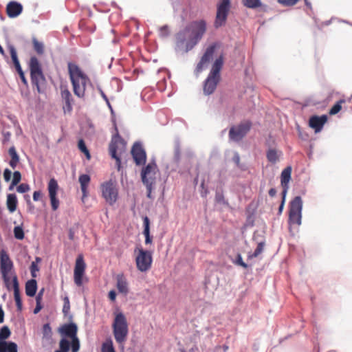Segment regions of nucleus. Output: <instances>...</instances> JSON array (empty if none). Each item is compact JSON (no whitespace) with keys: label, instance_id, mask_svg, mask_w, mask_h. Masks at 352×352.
<instances>
[{"label":"nucleus","instance_id":"38","mask_svg":"<svg viewBox=\"0 0 352 352\" xmlns=\"http://www.w3.org/2000/svg\"><path fill=\"white\" fill-rule=\"evenodd\" d=\"M267 158L269 162H270L272 163H276L278 160V157L276 150L270 149L267 152Z\"/></svg>","mask_w":352,"mask_h":352},{"label":"nucleus","instance_id":"20","mask_svg":"<svg viewBox=\"0 0 352 352\" xmlns=\"http://www.w3.org/2000/svg\"><path fill=\"white\" fill-rule=\"evenodd\" d=\"M327 122V116L326 115L321 116H313L309 118V125L311 128L314 129L315 133H319Z\"/></svg>","mask_w":352,"mask_h":352},{"label":"nucleus","instance_id":"29","mask_svg":"<svg viewBox=\"0 0 352 352\" xmlns=\"http://www.w3.org/2000/svg\"><path fill=\"white\" fill-rule=\"evenodd\" d=\"M144 231L143 234L145 236V243L150 244L152 243V237L150 235V221L148 217L143 218Z\"/></svg>","mask_w":352,"mask_h":352},{"label":"nucleus","instance_id":"13","mask_svg":"<svg viewBox=\"0 0 352 352\" xmlns=\"http://www.w3.org/2000/svg\"><path fill=\"white\" fill-rule=\"evenodd\" d=\"M251 123L246 122L236 126H232L229 131V138L234 142L240 141L250 131Z\"/></svg>","mask_w":352,"mask_h":352},{"label":"nucleus","instance_id":"25","mask_svg":"<svg viewBox=\"0 0 352 352\" xmlns=\"http://www.w3.org/2000/svg\"><path fill=\"white\" fill-rule=\"evenodd\" d=\"M116 287L118 292L124 295L129 293L128 282L123 274H119L116 276Z\"/></svg>","mask_w":352,"mask_h":352},{"label":"nucleus","instance_id":"52","mask_svg":"<svg viewBox=\"0 0 352 352\" xmlns=\"http://www.w3.org/2000/svg\"><path fill=\"white\" fill-rule=\"evenodd\" d=\"M42 197V192L41 191H34L33 193V199L35 201L40 200Z\"/></svg>","mask_w":352,"mask_h":352},{"label":"nucleus","instance_id":"37","mask_svg":"<svg viewBox=\"0 0 352 352\" xmlns=\"http://www.w3.org/2000/svg\"><path fill=\"white\" fill-rule=\"evenodd\" d=\"M78 147L79 150L86 155V157L88 160H89L91 158V155H90L89 151L87 149V146L85 145V142H84V140L82 139H80L78 141Z\"/></svg>","mask_w":352,"mask_h":352},{"label":"nucleus","instance_id":"50","mask_svg":"<svg viewBox=\"0 0 352 352\" xmlns=\"http://www.w3.org/2000/svg\"><path fill=\"white\" fill-rule=\"evenodd\" d=\"M43 334L45 336L50 335L52 333L51 327L49 324H45L43 327Z\"/></svg>","mask_w":352,"mask_h":352},{"label":"nucleus","instance_id":"2","mask_svg":"<svg viewBox=\"0 0 352 352\" xmlns=\"http://www.w3.org/2000/svg\"><path fill=\"white\" fill-rule=\"evenodd\" d=\"M113 334L121 349H124V343L129 334V327L125 316L120 312L116 314L112 324Z\"/></svg>","mask_w":352,"mask_h":352},{"label":"nucleus","instance_id":"10","mask_svg":"<svg viewBox=\"0 0 352 352\" xmlns=\"http://www.w3.org/2000/svg\"><path fill=\"white\" fill-rule=\"evenodd\" d=\"M136 251L138 252L135 258V263L138 270L142 272L148 271L153 263L152 253L142 248H138L135 250V252Z\"/></svg>","mask_w":352,"mask_h":352},{"label":"nucleus","instance_id":"30","mask_svg":"<svg viewBox=\"0 0 352 352\" xmlns=\"http://www.w3.org/2000/svg\"><path fill=\"white\" fill-rule=\"evenodd\" d=\"M17 199L15 194H8L7 195L6 205L10 212L12 213L16 210Z\"/></svg>","mask_w":352,"mask_h":352},{"label":"nucleus","instance_id":"24","mask_svg":"<svg viewBox=\"0 0 352 352\" xmlns=\"http://www.w3.org/2000/svg\"><path fill=\"white\" fill-rule=\"evenodd\" d=\"M291 174H292V168L290 166H287L285 168L281 173L280 176V182L281 186L283 188L282 192V195L286 197V194L288 190V184L291 179Z\"/></svg>","mask_w":352,"mask_h":352},{"label":"nucleus","instance_id":"53","mask_svg":"<svg viewBox=\"0 0 352 352\" xmlns=\"http://www.w3.org/2000/svg\"><path fill=\"white\" fill-rule=\"evenodd\" d=\"M8 343L6 342H0V352H7Z\"/></svg>","mask_w":352,"mask_h":352},{"label":"nucleus","instance_id":"35","mask_svg":"<svg viewBox=\"0 0 352 352\" xmlns=\"http://www.w3.org/2000/svg\"><path fill=\"white\" fill-rule=\"evenodd\" d=\"M345 103V100L343 99L338 101L330 109L329 111V114L330 116H333L337 114L342 109V104Z\"/></svg>","mask_w":352,"mask_h":352},{"label":"nucleus","instance_id":"3","mask_svg":"<svg viewBox=\"0 0 352 352\" xmlns=\"http://www.w3.org/2000/svg\"><path fill=\"white\" fill-rule=\"evenodd\" d=\"M223 65V57L221 55L214 62L210 72L204 85V92L206 95L212 94L220 80V71Z\"/></svg>","mask_w":352,"mask_h":352},{"label":"nucleus","instance_id":"34","mask_svg":"<svg viewBox=\"0 0 352 352\" xmlns=\"http://www.w3.org/2000/svg\"><path fill=\"white\" fill-rule=\"evenodd\" d=\"M33 47L35 52L41 55L44 53V45L42 42L38 41L36 38H32Z\"/></svg>","mask_w":352,"mask_h":352},{"label":"nucleus","instance_id":"19","mask_svg":"<svg viewBox=\"0 0 352 352\" xmlns=\"http://www.w3.org/2000/svg\"><path fill=\"white\" fill-rule=\"evenodd\" d=\"M60 96L65 102L63 106L64 113H70L73 109L74 99L67 86H60Z\"/></svg>","mask_w":352,"mask_h":352},{"label":"nucleus","instance_id":"61","mask_svg":"<svg viewBox=\"0 0 352 352\" xmlns=\"http://www.w3.org/2000/svg\"><path fill=\"white\" fill-rule=\"evenodd\" d=\"M4 320V311L3 309L0 307V323L3 322Z\"/></svg>","mask_w":352,"mask_h":352},{"label":"nucleus","instance_id":"42","mask_svg":"<svg viewBox=\"0 0 352 352\" xmlns=\"http://www.w3.org/2000/svg\"><path fill=\"white\" fill-rule=\"evenodd\" d=\"M72 340V342L70 343V346L72 348V352H78L80 349V341L78 337L74 338Z\"/></svg>","mask_w":352,"mask_h":352},{"label":"nucleus","instance_id":"54","mask_svg":"<svg viewBox=\"0 0 352 352\" xmlns=\"http://www.w3.org/2000/svg\"><path fill=\"white\" fill-rule=\"evenodd\" d=\"M44 288H42L38 294H37L36 297V302H41L42 301V297H43V292H44Z\"/></svg>","mask_w":352,"mask_h":352},{"label":"nucleus","instance_id":"62","mask_svg":"<svg viewBox=\"0 0 352 352\" xmlns=\"http://www.w3.org/2000/svg\"><path fill=\"white\" fill-rule=\"evenodd\" d=\"M282 196H283L282 202H281V204H280V205L279 206V208H278L280 212H281L283 209L284 204H285V197H284L283 195H282Z\"/></svg>","mask_w":352,"mask_h":352},{"label":"nucleus","instance_id":"36","mask_svg":"<svg viewBox=\"0 0 352 352\" xmlns=\"http://www.w3.org/2000/svg\"><path fill=\"white\" fill-rule=\"evenodd\" d=\"M243 3L249 8H256L261 5L260 0H243Z\"/></svg>","mask_w":352,"mask_h":352},{"label":"nucleus","instance_id":"28","mask_svg":"<svg viewBox=\"0 0 352 352\" xmlns=\"http://www.w3.org/2000/svg\"><path fill=\"white\" fill-rule=\"evenodd\" d=\"M37 283L35 279H31L25 283V294L28 296L32 297L36 294Z\"/></svg>","mask_w":352,"mask_h":352},{"label":"nucleus","instance_id":"4","mask_svg":"<svg viewBox=\"0 0 352 352\" xmlns=\"http://www.w3.org/2000/svg\"><path fill=\"white\" fill-rule=\"evenodd\" d=\"M29 67L32 85L36 87L38 93H43L46 87V79L43 73L41 65L36 57H31Z\"/></svg>","mask_w":352,"mask_h":352},{"label":"nucleus","instance_id":"48","mask_svg":"<svg viewBox=\"0 0 352 352\" xmlns=\"http://www.w3.org/2000/svg\"><path fill=\"white\" fill-rule=\"evenodd\" d=\"M236 263L237 265L243 267V268H247L248 267V265L243 261L242 257H241V254H239L236 256Z\"/></svg>","mask_w":352,"mask_h":352},{"label":"nucleus","instance_id":"39","mask_svg":"<svg viewBox=\"0 0 352 352\" xmlns=\"http://www.w3.org/2000/svg\"><path fill=\"white\" fill-rule=\"evenodd\" d=\"M21 179V175L19 171H14L13 173V178L11 183L10 189L11 190L14 186H16Z\"/></svg>","mask_w":352,"mask_h":352},{"label":"nucleus","instance_id":"63","mask_svg":"<svg viewBox=\"0 0 352 352\" xmlns=\"http://www.w3.org/2000/svg\"><path fill=\"white\" fill-rule=\"evenodd\" d=\"M276 194V190L275 188H271L269 190V195L272 197H274Z\"/></svg>","mask_w":352,"mask_h":352},{"label":"nucleus","instance_id":"64","mask_svg":"<svg viewBox=\"0 0 352 352\" xmlns=\"http://www.w3.org/2000/svg\"><path fill=\"white\" fill-rule=\"evenodd\" d=\"M204 185H205V184H204V181H203V182H201V187L202 188H204Z\"/></svg>","mask_w":352,"mask_h":352},{"label":"nucleus","instance_id":"43","mask_svg":"<svg viewBox=\"0 0 352 352\" xmlns=\"http://www.w3.org/2000/svg\"><path fill=\"white\" fill-rule=\"evenodd\" d=\"M264 248V243H259L254 251V252L249 256L250 258H252L254 257L258 256L263 250Z\"/></svg>","mask_w":352,"mask_h":352},{"label":"nucleus","instance_id":"40","mask_svg":"<svg viewBox=\"0 0 352 352\" xmlns=\"http://www.w3.org/2000/svg\"><path fill=\"white\" fill-rule=\"evenodd\" d=\"M14 235L16 239L22 240L24 239V232L21 227L16 226L14 228Z\"/></svg>","mask_w":352,"mask_h":352},{"label":"nucleus","instance_id":"23","mask_svg":"<svg viewBox=\"0 0 352 352\" xmlns=\"http://www.w3.org/2000/svg\"><path fill=\"white\" fill-rule=\"evenodd\" d=\"M23 6L16 1H10L7 4L6 13L10 18H15L21 14Z\"/></svg>","mask_w":352,"mask_h":352},{"label":"nucleus","instance_id":"45","mask_svg":"<svg viewBox=\"0 0 352 352\" xmlns=\"http://www.w3.org/2000/svg\"><path fill=\"white\" fill-rule=\"evenodd\" d=\"M39 270V268L36 262H32L30 265V272L33 278L36 277V272Z\"/></svg>","mask_w":352,"mask_h":352},{"label":"nucleus","instance_id":"5","mask_svg":"<svg viewBox=\"0 0 352 352\" xmlns=\"http://www.w3.org/2000/svg\"><path fill=\"white\" fill-rule=\"evenodd\" d=\"M115 134L113 135L109 146V154L111 157L116 160L117 168L118 170L121 168V155L124 150L125 142L124 140L119 135L118 129L116 123L113 121Z\"/></svg>","mask_w":352,"mask_h":352},{"label":"nucleus","instance_id":"22","mask_svg":"<svg viewBox=\"0 0 352 352\" xmlns=\"http://www.w3.org/2000/svg\"><path fill=\"white\" fill-rule=\"evenodd\" d=\"M58 331L61 335L67 336L71 339L77 337L78 327L75 323L65 324L59 328Z\"/></svg>","mask_w":352,"mask_h":352},{"label":"nucleus","instance_id":"59","mask_svg":"<svg viewBox=\"0 0 352 352\" xmlns=\"http://www.w3.org/2000/svg\"><path fill=\"white\" fill-rule=\"evenodd\" d=\"M146 190H147V197L148 198H151V192H152L153 186H146Z\"/></svg>","mask_w":352,"mask_h":352},{"label":"nucleus","instance_id":"6","mask_svg":"<svg viewBox=\"0 0 352 352\" xmlns=\"http://www.w3.org/2000/svg\"><path fill=\"white\" fill-rule=\"evenodd\" d=\"M102 197L110 206H113L118 199V188L115 181L110 179L100 185Z\"/></svg>","mask_w":352,"mask_h":352},{"label":"nucleus","instance_id":"56","mask_svg":"<svg viewBox=\"0 0 352 352\" xmlns=\"http://www.w3.org/2000/svg\"><path fill=\"white\" fill-rule=\"evenodd\" d=\"M109 298L111 300V301H115L116 300V293L114 290H111L109 292Z\"/></svg>","mask_w":352,"mask_h":352},{"label":"nucleus","instance_id":"1","mask_svg":"<svg viewBox=\"0 0 352 352\" xmlns=\"http://www.w3.org/2000/svg\"><path fill=\"white\" fill-rule=\"evenodd\" d=\"M68 73L74 94L79 98H85L87 85L91 83L90 79L78 65L73 63H68Z\"/></svg>","mask_w":352,"mask_h":352},{"label":"nucleus","instance_id":"49","mask_svg":"<svg viewBox=\"0 0 352 352\" xmlns=\"http://www.w3.org/2000/svg\"><path fill=\"white\" fill-rule=\"evenodd\" d=\"M12 173L8 168H6L3 172V177L6 182H9L11 178Z\"/></svg>","mask_w":352,"mask_h":352},{"label":"nucleus","instance_id":"15","mask_svg":"<svg viewBox=\"0 0 352 352\" xmlns=\"http://www.w3.org/2000/svg\"><path fill=\"white\" fill-rule=\"evenodd\" d=\"M58 185L57 181L54 178H52L47 184V190L50 199L52 208L56 211L59 207V200L56 198Z\"/></svg>","mask_w":352,"mask_h":352},{"label":"nucleus","instance_id":"26","mask_svg":"<svg viewBox=\"0 0 352 352\" xmlns=\"http://www.w3.org/2000/svg\"><path fill=\"white\" fill-rule=\"evenodd\" d=\"M91 178L89 175L87 174H82L79 176V183L80 184V188L82 193V200L88 195V186L90 183Z\"/></svg>","mask_w":352,"mask_h":352},{"label":"nucleus","instance_id":"11","mask_svg":"<svg viewBox=\"0 0 352 352\" xmlns=\"http://www.w3.org/2000/svg\"><path fill=\"white\" fill-rule=\"evenodd\" d=\"M157 173L158 169L156 164L155 162L148 164L141 172L142 183L145 186H154Z\"/></svg>","mask_w":352,"mask_h":352},{"label":"nucleus","instance_id":"55","mask_svg":"<svg viewBox=\"0 0 352 352\" xmlns=\"http://www.w3.org/2000/svg\"><path fill=\"white\" fill-rule=\"evenodd\" d=\"M100 94L101 96L102 97V98L107 102V105L111 108V104H110V102L109 101V99H108L107 96H106V94L104 93V91L102 89H100Z\"/></svg>","mask_w":352,"mask_h":352},{"label":"nucleus","instance_id":"18","mask_svg":"<svg viewBox=\"0 0 352 352\" xmlns=\"http://www.w3.org/2000/svg\"><path fill=\"white\" fill-rule=\"evenodd\" d=\"M215 49V44H212L210 45L208 47H207L200 61L197 65L196 70L197 72H201L203 69L205 67V66L210 63V61L212 60L213 57Z\"/></svg>","mask_w":352,"mask_h":352},{"label":"nucleus","instance_id":"8","mask_svg":"<svg viewBox=\"0 0 352 352\" xmlns=\"http://www.w3.org/2000/svg\"><path fill=\"white\" fill-rule=\"evenodd\" d=\"M302 201L300 197H294L289 204V223L300 226L302 219Z\"/></svg>","mask_w":352,"mask_h":352},{"label":"nucleus","instance_id":"57","mask_svg":"<svg viewBox=\"0 0 352 352\" xmlns=\"http://www.w3.org/2000/svg\"><path fill=\"white\" fill-rule=\"evenodd\" d=\"M42 309L41 302H36V307L34 309V314H38Z\"/></svg>","mask_w":352,"mask_h":352},{"label":"nucleus","instance_id":"41","mask_svg":"<svg viewBox=\"0 0 352 352\" xmlns=\"http://www.w3.org/2000/svg\"><path fill=\"white\" fill-rule=\"evenodd\" d=\"M10 331L7 326L3 327L0 330V340H4L10 336Z\"/></svg>","mask_w":352,"mask_h":352},{"label":"nucleus","instance_id":"44","mask_svg":"<svg viewBox=\"0 0 352 352\" xmlns=\"http://www.w3.org/2000/svg\"><path fill=\"white\" fill-rule=\"evenodd\" d=\"M300 0H278V2L284 6H293Z\"/></svg>","mask_w":352,"mask_h":352},{"label":"nucleus","instance_id":"17","mask_svg":"<svg viewBox=\"0 0 352 352\" xmlns=\"http://www.w3.org/2000/svg\"><path fill=\"white\" fill-rule=\"evenodd\" d=\"M12 262L6 250L0 251V271L4 277H6L12 267Z\"/></svg>","mask_w":352,"mask_h":352},{"label":"nucleus","instance_id":"27","mask_svg":"<svg viewBox=\"0 0 352 352\" xmlns=\"http://www.w3.org/2000/svg\"><path fill=\"white\" fill-rule=\"evenodd\" d=\"M14 296L18 311L22 309V300L20 296L19 286L16 276L13 278Z\"/></svg>","mask_w":352,"mask_h":352},{"label":"nucleus","instance_id":"47","mask_svg":"<svg viewBox=\"0 0 352 352\" xmlns=\"http://www.w3.org/2000/svg\"><path fill=\"white\" fill-rule=\"evenodd\" d=\"M7 352H17V345L12 342L8 343Z\"/></svg>","mask_w":352,"mask_h":352},{"label":"nucleus","instance_id":"58","mask_svg":"<svg viewBox=\"0 0 352 352\" xmlns=\"http://www.w3.org/2000/svg\"><path fill=\"white\" fill-rule=\"evenodd\" d=\"M64 300H65V304H64V307H63V311H67L66 309L67 310L69 309V298L67 297H65Z\"/></svg>","mask_w":352,"mask_h":352},{"label":"nucleus","instance_id":"14","mask_svg":"<svg viewBox=\"0 0 352 352\" xmlns=\"http://www.w3.org/2000/svg\"><path fill=\"white\" fill-rule=\"evenodd\" d=\"M85 268L86 264L84 261L83 256L80 254L76 258L74 271V283L78 287L82 285Z\"/></svg>","mask_w":352,"mask_h":352},{"label":"nucleus","instance_id":"12","mask_svg":"<svg viewBox=\"0 0 352 352\" xmlns=\"http://www.w3.org/2000/svg\"><path fill=\"white\" fill-rule=\"evenodd\" d=\"M186 28L194 38L195 42L197 44L206 32V22L203 19L193 21L186 25Z\"/></svg>","mask_w":352,"mask_h":352},{"label":"nucleus","instance_id":"31","mask_svg":"<svg viewBox=\"0 0 352 352\" xmlns=\"http://www.w3.org/2000/svg\"><path fill=\"white\" fill-rule=\"evenodd\" d=\"M8 153L11 157L9 164L13 169H14L19 162V157L15 147L11 146L8 150Z\"/></svg>","mask_w":352,"mask_h":352},{"label":"nucleus","instance_id":"7","mask_svg":"<svg viewBox=\"0 0 352 352\" xmlns=\"http://www.w3.org/2000/svg\"><path fill=\"white\" fill-rule=\"evenodd\" d=\"M197 45L190 32L185 28L176 34V47L183 52H188Z\"/></svg>","mask_w":352,"mask_h":352},{"label":"nucleus","instance_id":"32","mask_svg":"<svg viewBox=\"0 0 352 352\" xmlns=\"http://www.w3.org/2000/svg\"><path fill=\"white\" fill-rule=\"evenodd\" d=\"M101 352H116L111 338L107 339L101 346Z\"/></svg>","mask_w":352,"mask_h":352},{"label":"nucleus","instance_id":"46","mask_svg":"<svg viewBox=\"0 0 352 352\" xmlns=\"http://www.w3.org/2000/svg\"><path fill=\"white\" fill-rule=\"evenodd\" d=\"M17 191L20 193L26 192L30 190V187L28 184H21L17 186Z\"/></svg>","mask_w":352,"mask_h":352},{"label":"nucleus","instance_id":"51","mask_svg":"<svg viewBox=\"0 0 352 352\" xmlns=\"http://www.w3.org/2000/svg\"><path fill=\"white\" fill-rule=\"evenodd\" d=\"M233 162L236 164V165L239 167L240 166V156L239 153H235L232 157Z\"/></svg>","mask_w":352,"mask_h":352},{"label":"nucleus","instance_id":"21","mask_svg":"<svg viewBox=\"0 0 352 352\" xmlns=\"http://www.w3.org/2000/svg\"><path fill=\"white\" fill-rule=\"evenodd\" d=\"M10 56H11V58L12 60V62H13V63L14 65V67L16 68V70L18 72L22 82L25 85L27 86L28 85V80H27V79H26V78L25 76V74H24V72L22 70V68L21 67L20 63H19L18 57H17L16 52L15 49L13 47H10Z\"/></svg>","mask_w":352,"mask_h":352},{"label":"nucleus","instance_id":"60","mask_svg":"<svg viewBox=\"0 0 352 352\" xmlns=\"http://www.w3.org/2000/svg\"><path fill=\"white\" fill-rule=\"evenodd\" d=\"M161 34L163 36H166L168 34V27L167 26H163L160 28Z\"/></svg>","mask_w":352,"mask_h":352},{"label":"nucleus","instance_id":"16","mask_svg":"<svg viewBox=\"0 0 352 352\" xmlns=\"http://www.w3.org/2000/svg\"><path fill=\"white\" fill-rule=\"evenodd\" d=\"M131 155L137 165L145 164L146 154L141 144L136 142L133 144L131 149Z\"/></svg>","mask_w":352,"mask_h":352},{"label":"nucleus","instance_id":"33","mask_svg":"<svg viewBox=\"0 0 352 352\" xmlns=\"http://www.w3.org/2000/svg\"><path fill=\"white\" fill-rule=\"evenodd\" d=\"M70 348V342L65 338H62L59 342V350L54 352H68Z\"/></svg>","mask_w":352,"mask_h":352},{"label":"nucleus","instance_id":"9","mask_svg":"<svg viewBox=\"0 0 352 352\" xmlns=\"http://www.w3.org/2000/svg\"><path fill=\"white\" fill-rule=\"evenodd\" d=\"M230 8V0H220L218 3L217 5V14L214 22L215 28H219L226 25Z\"/></svg>","mask_w":352,"mask_h":352}]
</instances>
